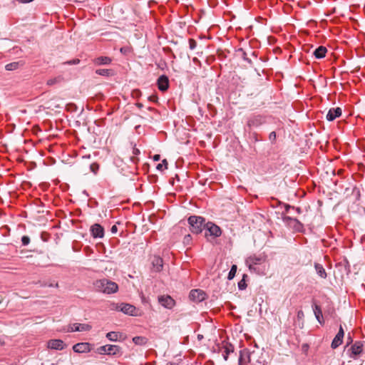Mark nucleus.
<instances>
[{
  "label": "nucleus",
  "instance_id": "obj_8",
  "mask_svg": "<svg viewBox=\"0 0 365 365\" xmlns=\"http://www.w3.org/2000/svg\"><path fill=\"white\" fill-rule=\"evenodd\" d=\"M90 232L93 238H103L104 237V229L100 224L93 225L90 228Z\"/></svg>",
  "mask_w": 365,
  "mask_h": 365
},
{
  "label": "nucleus",
  "instance_id": "obj_40",
  "mask_svg": "<svg viewBox=\"0 0 365 365\" xmlns=\"http://www.w3.org/2000/svg\"><path fill=\"white\" fill-rule=\"evenodd\" d=\"M79 63H80V60L78 58H75L73 60L68 61L66 62L65 64L76 65V64H78Z\"/></svg>",
  "mask_w": 365,
  "mask_h": 365
},
{
  "label": "nucleus",
  "instance_id": "obj_2",
  "mask_svg": "<svg viewBox=\"0 0 365 365\" xmlns=\"http://www.w3.org/2000/svg\"><path fill=\"white\" fill-rule=\"evenodd\" d=\"M93 286L97 292L107 294L115 293L118 289V286L115 282L107 279L96 280Z\"/></svg>",
  "mask_w": 365,
  "mask_h": 365
},
{
  "label": "nucleus",
  "instance_id": "obj_9",
  "mask_svg": "<svg viewBox=\"0 0 365 365\" xmlns=\"http://www.w3.org/2000/svg\"><path fill=\"white\" fill-rule=\"evenodd\" d=\"M205 293L200 289H192L189 294L190 299L197 302H202L205 299Z\"/></svg>",
  "mask_w": 365,
  "mask_h": 365
},
{
  "label": "nucleus",
  "instance_id": "obj_46",
  "mask_svg": "<svg viewBox=\"0 0 365 365\" xmlns=\"http://www.w3.org/2000/svg\"><path fill=\"white\" fill-rule=\"evenodd\" d=\"M160 155H155L153 156V160L154 161H158V160H160Z\"/></svg>",
  "mask_w": 365,
  "mask_h": 365
},
{
  "label": "nucleus",
  "instance_id": "obj_49",
  "mask_svg": "<svg viewBox=\"0 0 365 365\" xmlns=\"http://www.w3.org/2000/svg\"><path fill=\"white\" fill-rule=\"evenodd\" d=\"M133 153H134L135 155H138V153H140V151H139V150H138V149L135 148V149L133 150Z\"/></svg>",
  "mask_w": 365,
  "mask_h": 365
},
{
  "label": "nucleus",
  "instance_id": "obj_30",
  "mask_svg": "<svg viewBox=\"0 0 365 365\" xmlns=\"http://www.w3.org/2000/svg\"><path fill=\"white\" fill-rule=\"evenodd\" d=\"M236 272H237V266L235 264H233L228 273V279H232L235 276V274H236Z\"/></svg>",
  "mask_w": 365,
  "mask_h": 365
},
{
  "label": "nucleus",
  "instance_id": "obj_22",
  "mask_svg": "<svg viewBox=\"0 0 365 365\" xmlns=\"http://www.w3.org/2000/svg\"><path fill=\"white\" fill-rule=\"evenodd\" d=\"M327 49L324 46H319L314 51V55L316 58L321 59L325 57Z\"/></svg>",
  "mask_w": 365,
  "mask_h": 365
},
{
  "label": "nucleus",
  "instance_id": "obj_26",
  "mask_svg": "<svg viewBox=\"0 0 365 365\" xmlns=\"http://www.w3.org/2000/svg\"><path fill=\"white\" fill-rule=\"evenodd\" d=\"M23 63L21 61H16L8 63L5 66V68L6 71H15L18 69L20 66H23Z\"/></svg>",
  "mask_w": 365,
  "mask_h": 365
},
{
  "label": "nucleus",
  "instance_id": "obj_6",
  "mask_svg": "<svg viewBox=\"0 0 365 365\" xmlns=\"http://www.w3.org/2000/svg\"><path fill=\"white\" fill-rule=\"evenodd\" d=\"M158 302L166 309H172L175 304V300L169 295H162L158 297Z\"/></svg>",
  "mask_w": 365,
  "mask_h": 365
},
{
  "label": "nucleus",
  "instance_id": "obj_16",
  "mask_svg": "<svg viewBox=\"0 0 365 365\" xmlns=\"http://www.w3.org/2000/svg\"><path fill=\"white\" fill-rule=\"evenodd\" d=\"M250 362V352L245 349L240 351L238 359L239 365H247Z\"/></svg>",
  "mask_w": 365,
  "mask_h": 365
},
{
  "label": "nucleus",
  "instance_id": "obj_19",
  "mask_svg": "<svg viewBox=\"0 0 365 365\" xmlns=\"http://www.w3.org/2000/svg\"><path fill=\"white\" fill-rule=\"evenodd\" d=\"M312 307V309H313L314 316H315L316 319L317 320V322L320 324H324V319H323L322 311V309H321L320 306H319L318 304H317L315 303H313Z\"/></svg>",
  "mask_w": 365,
  "mask_h": 365
},
{
  "label": "nucleus",
  "instance_id": "obj_47",
  "mask_svg": "<svg viewBox=\"0 0 365 365\" xmlns=\"http://www.w3.org/2000/svg\"><path fill=\"white\" fill-rule=\"evenodd\" d=\"M43 286L56 287H58V283H56L55 285L53 284H52V283H51L49 284H43Z\"/></svg>",
  "mask_w": 365,
  "mask_h": 365
},
{
  "label": "nucleus",
  "instance_id": "obj_13",
  "mask_svg": "<svg viewBox=\"0 0 365 365\" xmlns=\"http://www.w3.org/2000/svg\"><path fill=\"white\" fill-rule=\"evenodd\" d=\"M107 355L120 357L123 355L122 348L118 345L107 344Z\"/></svg>",
  "mask_w": 365,
  "mask_h": 365
},
{
  "label": "nucleus",
  "instance_id": "obj_10",
  "mask_svg": "<svg viewBox=\"0 0 365 365\" xmlns=\"http://www.w3.org/2000/svg\"><path fill=\"white\" fill-rule=\"evenodd\" d=\"M265 123L264 118L262 115H255L247 121V126L250 128H257Z\"/></svg>",
  "mask_w": 365,
  "mask_h": 365
},
{
  "label": "nucleus",
  "instance_id": "obj_11",
  "mask_svg": "<svg viewBox=\"0 0 365 365\" xmlns=\"http://www.w3.org/2000/svg\"><path fill=\"white\" fill-rule=\"evenodd\" d=\"M344 336V329H343L342 326L340 325L338 333L336 334V335L332 340V342L331 344V346L332 349H336L338 346H339L341 344V343L343 341Z\"/></svg>",
  "mask_w": 365,
  "mask_h": 365
},
{
  "label": "nucleus",
  "instance_id": "obj_52",
  "mask_svg": "<svg viewBox=\"0 0 365 365\" xmlns=\"http://www.w3.org/2000/svg\"><path fill=\"white\" fill-rule=\"evenodd\" d=\"M197 338H198L199 339H200L201 338H202V336H201V335H198Z\"/></svg>",
  "mask_w": 365,
  "mask_h": 365
},
{
  "label": "nucleus",
  "instance_id": "obj_20",
  "mask_svg": "<svg viewBox=\"0 0 365 365\" xmlns=\"http://www.w3.org/2000/svg\"><path fill=\"white\" fill-rule=\"evenodd\" d=\"M152 264L155 272H160L163 267V260L160 257H155L152 261Z\"/></svg>",
  "mask_w": 365,
  "mask_h": 365
},
{
  "label": "nucleus",
  "instance_id": "obj_21",
  "mask_svg": "<svg viewBox=\"0 0 365 365\" xmlns=\"http://www.w3.org/2000/svg\"><path fill=\"white\" fill-rule=\"evenodd\" d=\"M112 60L108 56H99L93 60V63L96 66L109 65Z\"/></svg>",
  "mask_w": 365,
  "mask_h": 365
},
{
  "label": "nucleus",
  "instance_id": "obj_7",
  "mask_svg": "<svg viewBox=\"0 0 365 365\" xmlns=\"http://www.w3.org/2000/svg\"><path fill=\"white\" fill-rule=\"evenodd\" d=\"M92 345L88 342L77 343L73 346V350L76 353L83 354L90 352Z\"/></svg>",
  "mask_w": 365,
  "mask_h": 365
},
{
  "label": "nucleus",
  "instance_id": "obj_34",
  "mask_svg": "<svg viewBox=\"0 0 365 365\" xmlns=\"http://www.w3.org/2000/svg\"><path fill=\"white\" fill-rule=\"evenodd\" d=\"M107 344L101 346L98 348H97L96 352L99 354H106L107 355Z\"/></svg>",
  "mask_w": 365,
  "mask_h": 365
},
{
  "label": "nucleus",
  "instance_id": "obj_31",
  "mask_svg": "<svg viewBox=\"0 0 365 365\" xmlns=\"http://www.w3.org/2000/svg\"><path fill=\"white\" fill-rule=\"evenodd\" d=\"M297 223H292V226H289L290 227H292L295 231L299 232L302 230L303 225L297 219Z\"/></svg>",
  "mask_w": 365,
  "mask_h": 365
},
{
  "label": "nucleus",
  "instance_id": "obj_3",
  "mask_svg": "<svg viewBox=\"0 0 365 365\" xmlns=\"http://www.w3.org/2000/svg\"><path fill=\"white\" fill-rule=\"evenodd\" d=\"M205 220L200 216L192 215L188 218L190 230L192 233L198 234L202 231Z\"/></svg>",
  "mask_w": 365,
  "mask_h": 365
},
{
  "label": "nucleus",
  "instance_id": "obj_5",
  "mask_svg": "<svg viewBox=\"0 0 365 365\" xmlns=\"http://www.w3.org/2000/svg\"><path fill=\"white\" fill-rule=\"evenodd\" d=\"M222 234L221 229L217 225L212 222H208L206 224V232L205 236L210 235V236H213L215 237L220 236Z\"/></svg>",
  "mask_w": 365,
  "mask_h": 365
},
{
  "label": "nucleus",
  "instance_id": "obj_29",
  "mask_svg": "<svg viewBox=\"0 0 365 365\" xmlns=\"http://www.w3.org/2000/svg\"><path fill=\"white\" fill-rule=\"evenodd\" d=\"M112 73V71L110 69L103 68V69H97L96 71V73L99 76H109Z\"/></svg>",
  "mask_w": 365,
  "mask_h": 365
},
{
  "label": "nucleus",
  "instance_id": "obj_1",
  "mask_svg": "<svg viewBox=\"0 0 365 365\" xmlns=\"http://www.w3.org/2000/svg\"><path fill=\"white\" fill-rule=\"evenodd\" d=\"M245 264L251 272L265 275L269 268L267 256L264 253H255L245 259Z\"/></svg>",
  "mask_w": 365,
  "mask_h": 365
},
{
  "label": "nucleus",
  "instance_id": "obj_38",
  "mask_svg": "<svg viewBox=\"0 0 365 365\" xmlns=\"http://www.w3.org/2000/svg\"><path fill=\"white\" fill-rule=\"evenodd\" d=\"M246 287H247V284H246V282H245L244 279H241L238 282V288H239V289L243 290V289H245L246 288Z\"/></svg>",
  "mask_w": 365,
  "mask_h": 365
},
{
  "label": "nucleus",
  "instance_id": "obj_51",
  "mask_svg": "<svg viewBox=\"0 0 365 365\" xmlns=\"http://www.w3.org/2000/svg\"><path fill=\"white\" fill-rule=\"evenodd\" d=\"M348 341H349L350 342L352 341V339H351V338L350 336L349 337Z\"/></svg>",
  "mask_w": 365,
  "mask_h": 365
},
{
  "label": "nucleus",
  "instance_id": "obj_44",
  "mask_svg": "<svg viewBox=\"0 0 365 365\" xmlns=\"http://www.w3.org/2000/svg\"><path fill=\"white\" fill-rule=\"evenodd\" d=\"M191 239V237L190 235H185L184 237V243H188Z\"/></svg>",
  "mask_w": 365,
  "mask_h": 365
},
{
  "label": "nucleus",
  "instance_id": "obj_15",
  "mask_svg": "<svg viewBox=\"0 0 365 365\" xmlns=\"http://www.w3.org/2000/svg\"><path fill=\"white\" fill-rule=\"evenodd\" d=\"M91 329V326L88 324L74 323L69 327L70 331H87Z\"/></svg>",
  "mask_w": 365,
  "mask_h": 365
},
{
  "label": "nucleus",
  "instance_id": "obj_23",
  "mask_svg": "<svg viewBox=\"0 0 365 365\" xmlns=\"http://www.w3.org/2000/svg\"><path fill=\"white\" fill-rule=\"evenodd\" d=\"M314 269L317 274L322 279H326L327 277V272L324 267L319 263H314Z\"/></svg>",
  "mask_w": 365,
  "mask_h": 365
},
{
  "label": "nucleus",
  "instance_id": "obj_4",
  "mask_svg": "<svg viewBox=\"0 0 365 365\" xmlns=\"http://www.w3.org/2000/svg\"><path fill=\"white\" fill-rule=\"evenodd\" d=\"M112 309L120 311L131 316L135 315L136 312V308L133 305L126 303L115 304L113 305Z\"/></svg>",
  "mask_w": 365,
  "mask_h": 365
},
{
  "label": "nucleus",
  "instance_id": "obj_35",
  "mask_svg": "<svg viewBox=\"0 0 365 365\" xmlns=\"http://www.w3.org/2000/svg\"><path fill=\"white\" fill-rule=\"evenodd\" d=\"M61 81V78L60 77H56V78H51V79H48L47 81V85L48 86H53L58 83H59Z\"/></svg>",
  "mask_w": 365,
  "mask_h": 365
},
{
  "label": "nucleus",
  "instance_id": "obj_41",
  "mask_svg": "<svg viewBox=\"0 0 365 365\" xmlns=\"http://www.w3.org/2000/svg\"><path fill=\"white\" fill-rule=\"evenodd\" d=\"M352 193H353V195H354L356 196V199H359V197L360 196V190L359 188L354 187L353 189Z\"/></svg>",
  "mask_w": 365,
  "mask_h": 365
},
{
  "label": "nucleus",
  "instance_id": "obj_27",
  "mask_svg": "<svg viewBox=\"0 0 365 365\" xmlns=\"http://www.w3.org/2000/svg\"><path fill=\"white\" fill-rule=\"evenodd\" d=\"M304 312L301 309L299 310L297 313V319L298 322V326L300 329H302L304 327Z\"/></svg>",
  "mask_w": 365,
  "mask_h": 365
},
{
  "label": "nucleus",
  "instance_id": "obj_18",
  "mask_svg": "<svg viewBox=\"0 0 365 365\" xmlns=\"http://www.w3.org/2000/svg\"><path fill=\"white\" fill-rule=\"evenodd\" d=\"M351 354L350 355L352 358H356L359 356L363 350V344L361 341H356L350 348Z\"/></svg>",
  "mask_w": 365,
  "mask_h": 365
},
{
  "label": "nucleus",
  "instance_id": "obj_42",
  "mask_svg": "<svg viewBox=\"0 0 365 365\" xmlns=\"http://www.w3.org/2000/svg\"><path fill=\"white\" fill-rule=\"evenodd\" d=\"M269 138L270 140L274 141L276 139V133L272 131L269 133Z\"/></svg>",
  "mask_w": 365,
  "mask_h": 365
},
{
  "label": "nucleus",
  "instance_id": "obj_32",
  "mask_svg": "<svg viewBox=\"0 0 365 365\" xmlns=\"http://www.w3.org/2000/svg\"><path fill=\"white\" fill-rule=\"evenodd\" d=\"M156 168H157V170H160V171H163V170L167 169L168 168L167 160L165 159L163 160L161 163H159L157 165Z\"/></svg>",
  "mask_w": 365,
  "mask_h": 365
},
{
  "label": "nucleus",
  "instance_id": "obj_48",
  "mask_svg": "<svg viewBox=\"0 0 365 365\" xmlns=\"http://www.w3.org/2000/svg\"><path fill=\"white\" fill-rule=\"evenodd\" d=\"M293 210H295V212L298 214L301 213V209L299 207H294Z\"/></svg>",
  "mask_w": 365,
  "mask_h": 365
},
{
  "label": "nucleus",
  "instance_id": "obj_39",
  "mask_svg": "<svg viewBox=\"0 0 365 365\" xmlns=\"http://www.w3.org/2000/svg\"><path fill=\"white\" fill-rule=\"evenodd\" d=\"M197 43L194 39H189V46L191 50H194L196 48Z\"/></svg>",
  "mask_w": 365,
  "mask_h": 365
},
{
  "label": "nucleus",
  "instance_id": "obj_50",
  "mask_svg": "<svg viewBox=\"0 0 365 365\" xmlns=\"http://www.w3.org/2000/svg\"><path fill=\"white\" fill-rule=\"evenodd\" d=\"M244 59H245V61H247L248 63H251V60H250V59H249V58H245V57H244Z\"/></svg>",
  "mask_w": 365,
  "mask_h": 365
},
{
  "label": "nucleus",
  "instance_id": "obj_17",
  "mask_svg": "<svg viewBox=\"0 0 365 365\" xmlns=\"http://www.w3.org/2000/svg\"><path fill=\"white\" fill-rule=\"evenodd\" d=\"M341 115V109L339 107L329 109L326 118L328 121H333Z\"/></svg>",
  "mask_w": 365,
  "mask_h": 365
},
{
  "label": "nucleus",
  "instance_id": "obj_33",
  "mask_svg": "<svg viewBox=\"0 0 365 365\" xmlns=\"http://www.w3.org/2000/svg\"><path fill=\"white\" fill-rule=\"evenodd\" d=\"M133 341L135 344H143L145 343V339L144 337H142V336H135L133 339Z\"/></svg>",
  "mask_w": 365,
  "mask_h": 365
},
{
  "label": "nucleus",
  "instance_id": "obj_24",
  "mask_svg": "<svg viewBox=\"0 0 365 365\" xmlns=\"http://www.w3.org/2000/svg\"><path fill=\"white\" fill-rule=\"evenodd\" d=\"M122 336V334L117 331H110L106 334V338L111 341H117Z\"/></svg>",
  "mask_w": 365,
  "mask_h": 365
},
{
  "label": "nucleus",
  "instance_id": "obj_43",
  "mask_svg": "<svg viewBox=\"0 0 365 365\" xmlns=\"http://www.w3.org/2000/svg\"><path fill=\"white\" fill-rule=\"evenodd\" d=\"M284 207H285V212H289L290 210H294V207L291 206V205H287V204H286L284 205Z\"/></svg>",
  "mask_w": 365,
  "mask_h": 365
},
{
  "label": "nucleus",
  "instance_id": "obj_14",
  "mask_svg": "<svg viewBox=\"0 0 365 365\" xmlns=\"http://www.w3.org/2000/svg\"><path fill=\"white\" fill-rule=\"evenodd\" d=\"M158 88L160 91H166L169 88V80L165 75L160 76L157 81Z\"/></svg>",
  "mask_w": 365,
  "mask_h": 365
},
{
  "label": "nucleus",
  "instance_id": "obj_12",
  "mask_svg": "<svg viewBox=\"0 0 365 365\" xmlns=\"http://www.w3.org/2000/svg\"><path fill=\"white\" fill-rule=\"evenodd\" d=\"M47 347L53 350H63L66 344L61 339H51L47 342Z\"/></svg>",
  "mask_w": 365,
  "mask_h": 365
},
{
  "label": "nucleus",
  "instance_id": "obj_25",
  "mask_svg": "<svg viewBox=\"0 0 365 365\" xmlns=\"http://www.w3.org/2000/svg\"><path fill=\"white\" fill-rule=\"evenodd\" d=\"M224 350L222 351V356L225 360H227L228 358V356L230 353H232L234 351V347L230 344H226L224 346Z\"/></svg>",
  "mask_w": 365,
  "mask_h": 365
},
{
  "label": "nucleus",
  "instance_id": "obj_45",
  "mask_svg": "<svg viewBox=\"0 0 365 365\" xmlns=\"http://www.w3.org/2000/svg\"><path fill=\"white\" fill-rule=\"evenodd\" d=\"M110 231H111V232H112V233H115V232H117V231H118L117 226H116V225H113V226L111 227Z\"/></svg>",
  "mask_w": 365,
  "mask_h": 365
},
{
  "label": "nucleus",
  "instance_id": "obj_28",
  "mask_svg": "<svg viewBox=\"0 0 365 365\" xmlns=\"http://www.w3.org/2000/svg\"><path fill=\"white\" fill-rule=\"evenodd\" d=\"M283 222L288 226H292V223H297V219L289 216H282Z\"/></svg>",
  "mask_w": 365,
  "mask_h": 365
},
{
  "label": "nucleus",
  "instance_id": "obj_37",
  "mask_svg": "<svg viewBox=\"0 0 365 365\" xmlns=\"http://www.w3.org/2000/svg\"><path fill=\"white\" fill-rule=\"evenodd\" d=\"M21 242L24 246H27L30 243V237L24 235L21 237Z\"/></svg>",
  "mask_w": 365,
  "mask_h": 365
},
{
  "label": "nucleus",
  "instance_id": "obj_36",
  "mask_svg": "<svg viewBox=\"0 0 365 365\" xmlns=\"http://www.w3.org/2000/svg\"><path fill=\"white\" fill-rule=\"evenodd\" d=\"M99 169V165L98 163H92L91 165H90V170L91 171L94 173L95 175L98 173V170Z\"/></svg>",
  "mask_w": 365,
  "mask_h": 365
}]
</instances>
